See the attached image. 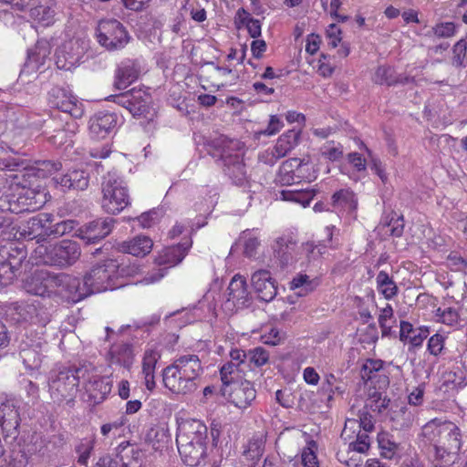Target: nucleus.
Here are the masks:
<instances>
[{"mask_svg": "<svg viewBox=\"0 0 467 467\" xmlns=\"http://www.w3.org/2000/svg\"><path fill=\"white\" fill-rule=\"evenodd\" d=\"M203 367L198 355L184 354L174 359L162 371L164 386L177 394H189L199 386Z\"/></svg>", "mask_w": 467, "mask_h": 467, "instance_id": "1", "label": "nucleus"}, {"mask_svg": "<svg viewBox=\"0 0 467 467\" xmlns=\"http://www.w3.org/2000/svg\"><path fill=\"white\" fill-rule=\"evenodd\" d=\"M209 154L221 161L223 170L232 182L239 186L247 182V174L243 156L239 152L241 142L225 136H219L207 143Z\"/></svg>", "mask_w": 467, "mask_h": 467, "instance_id": "2", "label": "nucleus"}, {"mask_svg": "<svg viewBox=\"0 0 467 467\" xmlns=\"http://www.w3.org/2000/svg\"><path fill=\"white\" fill-rule=\"evenodd\" d=\"M93 370L94 368L90 364L64 367L58 370H53L48 381L51 399L57 403L64 401L67 404L73 403L79 390L80 379H85Z\"/></svg>", "mask_w": 467, "mask_h": 467, "instance_id": "3", "label": "nucleus"}, {"mask_svg": "<svg viewBox=\"0 0 467 467\" xmlns=\"http://www.w3.org/2000/svg\"><path fill=\"white\" fill-rule=\"evenodd\" d=\"M101 207L107 213L117 214L130 204V195L124 182L115 173L108 172L101 183Z\"/></svg>", "mask_w": 467, "mask_h": 467, "instance_id": "4", "label": "nucleus"}, {"mask_svg": "<svg viewBox=\"0 0 467 467\" xmlns=\"http://www.w3.org/2000/svg\"><path fill=\"white\" fill-rule=\"evenodd\" d=\"M441 433L439 444L431 447L435 467H445L453 462L462 447V432L455 423L447 420Z\"/></svg>", "mask_w": 467, "mask_h": 467, "instance_id": "5", "label": "nucleus"}, {"mask_svg": "<svg viewBox=\"0 0 467 467\" xmlns=\"http://www.w3.org/2000/svg\"><path fill=\"white\" fill-rule=\"evenodd\" d=\"M119 277V264L116 260L109 259L94 265L84 275V280L90 295L106 290H113L119 286L116 280Z\"/></svg>", "mask_w": 467, "mask_h": 467, "instance_id": "6", "label": "nucleus"}, {"mask_svg": "<svg viewBox=\"0 0 467 467\" xmlns=\"http://www.w3.org/2000/svg\"><path fill=\"white\" fill-rule=\"evenodd\" d=\"M42 261L45 265L58 268H67L74 265L80 256V248L77 242L64 239L44 248Z\"/></svg>", "mask_w": 467, "mask_h": 467, "instance_id": "7", "label": "nucleus"}, {"mask_svg": "<svg viewBox=\"0 0 467 467\" xmlns=\"http://www.w3.org/2000/svg\"><path fill=\"white\" fill-rule=\"evenodd\" d=\"M96 36L98 42L109 51L122 49L130 40L126 27L116 19L101 20Z\"/></svg>", "mask_w": 467, "mask_h": 467, "instance_id": "8", "label": "nucleus"}, {"mask_svg": "<svg viewBox=\"0 0 467 467\" xmlns=\"http://www.w3.org/2000/svg\"><path fill=\"white\" fill-rule=\"evenodd\" d=\"M109 99L125 108L133 117H145L150 114L151 97L145 89L132 88L129 91L112 95Z\"/></svg>", "mask_w": 467, "mask_h": 467, "instance_id": "9", "label": "nucleus"}, {"mask_svg": "<svg viewBox=\"0 0 467 467\" xmlns=\"http://www.w3.org/2000/svg\"><path fill=\"white\" fill-rule=\"evenodd\" d=\"M88 49V44L80 38L65 41L56 51V65L58 68L70 70L81 62Z\"/></svg>", "mask_w": 467, "mask_h": 467, "instance_id": "10", "label": "nucleus"}, {"mask_svg": "<svg viewBox=\"0 0 467 467\" xmlns=\"http://www.w3.org/2000/svg\"><path fill=\"white\" fill-rule=\"evenodd\" d=\"M48 104L74 119L84 114L83 104L67 88L55 86L48 91Z\"/></svg>", "mask_w": 467, "mask_h": 467, "instance_id": "11", "label": "nucleus"}, {"mask_svg": "<svg viewBox=\"0 0 467 467\" xmlns=\"http://www.w3.org/2000/svg\"><path fill=\"white\" fill-rule=\"evenodd\" d=\"M20 404L21 402L9 397H0V426L5 434V441L12 437L17 438L18 427L20 425Z\"/></svg>", "mask_w": 467, "mask_h": 467, "instance_id": "12", "label": "nucleus"}, {"mask_svg": "<svg viewBox=\"0 0 467 467\" xmlns=\"http://www.w3.org/2000/svg\"><path fill=\"white\" fill-rule=\"evenodd\" d=\"M12 310L13 316H16V319L18 322L45 327L50 321L47 309L38 300L13 303Z\"/></svg>", "mask_w": 467, "mask_h": 467, "instance_id": "13", "label": "nucleus"}, {"mask_svg": "<svg viewBox=\"0 0 467 467\" xmlns=\"http://www.w3.org/2000/svg\"><path fill=\"white\" fill-rule=\"evenodd\" d=\"M68 301L77 303L90 296L86 282L76 276L60 273L56 275V292Z\"/></svg>", "mask_w": 467, "mask_h": 467, "instance_id": "14", "label": "nucleus"}, {"mask_svg": "<svg viewBox=\"0 0 467 467\" xmlns=\"http://www.w3.org/2000/svg\"><path fill=\"white\" fill-rule=\"evenodd\" d=\"M56 275L47 270H36L24 282V288L31 295L51 296L56 292Z\"/></svg>", "mask_w": 467, "mask_h": 467, "instance_id": "15", "label": "nucleus"}, {"mask_svg": "<svg viewBox=\"0 0 467 467\" xmlns=\"http://www.w3.org/2000/svg\"><path fill=\"white\" fill-rule=\"evenodd\" d=\"M119 117L114 112L99 111L90 117L88 130L90 136L100 140L109 136L116 130Z\"/></svg>", "mask_w": 467, "mask_h": 467, "instance_id": "16", "label": "nucleus"}, {"mask_svg": "<svg viewBox=\"0 0 467 467\" xmlns=\"http://www.w3.org/2000/svg\"><path fill=\"white\" fill-rule=\"evenodd\" d=\"M90 175L87 169L72 168L66 173L56 175L53 181L63 192L85 191L89 185Z\"/></svg>", "mask_w": 467, "mask_h": 467, "instance_id": "17", "label": "nucleus"}, {"mask_svg": "<svg viewBox=\"0 0 467 467\" xmlns=\"http://www.w3.org/2000/svg\"><path fill=\"white\" fill-rule=\"evenodd\" d=\"M182 440L188 443L206 445L207 427L197 420L182 421L177 429L176 442H182Z\"/></svg>", "mask_w": 467, "mask_h": 467, "instance_id": "18", "label": "nucleus"}, {"mask_svg": "<svg viewBox=\"0 0 467 467\" xmlns=\"http://www.w3.org/2000/svg\"><path fill=\"white\" fill-rule=\"evenodd\" d=\"M228 297L226 306H233L236 310L246 307L251 303V296L247 289V283L244 276L235 275L227 288Z\"/></svg>", "mask_w": 467, "mask_h": 467, "instance_id": "19", "label": "nucleus"}, {"mask_svg": "<svg viewBox=\"0 0 467 467\" xmlns=\"http://www.w3.org/2000/svg\"><path fill=\"white\" fill-rule=\"evenodd\" d=\"M114 222L109 217L89 222L82 227L80 237L88 244H97L111 233Z\"/></svg>", "mask_w": 467, "mask_h": 467, "instance_id": "20", "label": "nucleus"}, {"mask_svg": "<svg viewBox=\"0 0 467 467\" xmlns=\"http://www.w3.org/2000/svg\"><path fill=\"white\" fill-rule=\"evenodd\" d=\"M252 285L260 300L272 301L276 294L277 287L268 270H258L252 275Z\"/></svg>", "mask_w": 467, "mask_h": 467, "instance_id": "21", "label": "nucleus"}, {"mask_svg": "<svg viewBox=\"0 0 467 467\" xmlns=\"http://www.w3.org/2000/svg\"><path fill=\"white\" fill-rule=\"evenodd\" d=\"M192 245V239H188L176 245L165 247L160 252L155 261L157 265H164L166 268L175 266L184 259Z\"/></svg>", "mask_w": 467, "mask_h": 467, "instance_id": "22", "label": "nucleus"}, {"mask_svg": "<svg viewBox=\"0 0 467 467\" xmlns=\"http://www.w3.org/2000/svg\"><path fill=\"white\" fill-rule=\"evenodd\" d=\"M54 221V216L50 213H40L30 218L24 228V235L28 239H36L37 242L48 237V223Z\"/></svg>", "mask_w": 467, "mask_h": 467, "instance_id": "23", "label": "nucleus"}, {"mask_svg": "<svg viewBox=\"0 0 467 467\" xmlns=\"http://www.w3.org/2000/svg\"><path fill=\"white\" fill-rule=\"evenodd\" d=\"M445 423H447V420L435 418L429 420L421 428V432L420 434V441L423 446L426 447L427 452L431 459L433 456L431 447H436V444H439Z\"/></svg>", "mask_w": 467, "mask_h": 467, "instance_id": "24", "label": "nucleus"}, {"mask_svg": "<svg viewBox=\"0 0 467 467\" xmlns=\"http://www.w3.org/2000/svg\"><path fill=\"white\" fill-rule=\"evenodd\" d=\"M296 247V242L291 236L278 237L273 244L272 249L275 258L282 269L293 264V254Z\"/></svg>", "mask_w": 467, "mask_h": 467, "instance_id": "25", "label": "nucleus"}, {"mask_svg": "<svg viewBox=\"0 0 467 467\" xmlns=\"http://www.w3.org/2000/svg\"><path fill=\"white\" fill-rule=\"evenodd\" d=\"M87 377L88 378V382L85 389L88 393V400L93 405L100 404L110 393L112 385L109 381L99 375H88Z\"/></svg>", "mask_w": 467, "mask_h": 467, "instance_id": "26", "label": "nucleus"}, {"mask_svg": "<svg viewBox=\"0 0 467 467\" xmlns=\"http://www.w3.org/2000/svg\"><path fill=\"white\" fill-rule=\"evenodd\" d=\"M256 397V390L251 381L244 380L234 384L229 393L230 402L239 409H246Z\"/></svg>", "mask_w": 467, "mask_h": 467, "instance_id": "27", "label": "nucleus"}, {"mask_svg": "<svg viewBox=\"0 0 467 467\" xmlns=\"http://www.w3.org/2000/svg\"><path fill=\"white\" fill-rule=\"evenodd\" d=\"M179 453L183 462L189 466L194 467L204 462L206 456V445L202 443H188L185 440L182 442H176Z\"/></svg>", "mask_w": 467, "mask_h": 467, "instance_id": "28", "label": "nucleus"}, {"mask_svg": "<svg viewBox=\"0 0 467 467\" xmlns=\"http://www.w3.org/2000/svg\"><path fill=\"white\" fill-rule=\"evenodd\" d=\"M108 360L110 364L130 368L133 361L132 345L124 341L112 344L108 352Z\"/></svg>", "mask_w": 467, "mask_h": 467, "instance_id": "29", "label": "nucleus"}, {"mask_svg": "<svg viewBox=\"0 0 467 467\" xmlns=\"http://www.w3.org/2000/svg\"><path fill=\"white\" fill-rule=\"evenodd\" d=\"M139 77V69L131 60L122 61L115 72L114 86L118 89H124L133 83Z\"/></svg>", "mask_w": 467, "mask_h": 467, "instance_id": "30", "label": "nucleus"}, {"mask_svg": "<svg viewBox=\"0 0 467 467\" xmlns=\"http://www.w3.org/2000/svg\"><path fill=\"white\" fill-rule=\"evenodd\" d=\"M300 139V129L287 130L277 139L274 146V154H275L277 158H284L299 144Z\"/></svg>", "mask_w": 467, "mask_h": 467, "instance_id": "31", "label": "nucleus"}, {"mask_svg": "<svg viewBox=\"0 0 467 467\" xmlns=\"http://www.w3.org/2000/svg\"><path fill=\"white\" fill-rule=\"evenodd\" d=\"M51 54V47L47 40H38L34 48L28 51L26 67L30 70H38L44 66Z\"/></svg>", "mask_w": 467, "mask_h": 467, "instance_id": "32", "label": "nucleus"}, {"mask_svg": "<svg viewBox=\"0 0 467 467\" xmlns=\"http://www.w3.org/2000/svg\"><path fill=\"white\" fill-rule=\"evenodd\" d=\"M152 245L150 238L139 235L130 241L120 243L118 249L134 256H144L151 251Z\"/></svg>", "mask_w": 467, "mask_h": 467, "instance_id": "33", "label": "nucleus"}, {"mask_svg": "<svg viewBox=\"0 0 467 467\" xmlns=\"http://www.w3.org/2000/svg\"><path fill=\"white\" fill-rule=\"evenodd\" d=\"M331 204L337 211L355 212L358 208V198L349 188L340 189L333 193Z\"/></svg>", "mask_w": 467, "mask_h": 467, "instance_id": "34", "label": "nucleus"}, {"mask_svg": "<svg viewBox=\"0 0 467 467\" xmlns=\"http://www.w3.org/2000/svg\"><path fill=\"white\" fill-rule=\"evenodd\" d=\"M7 254V249L5 247H1L0 249V285L3 286H6L10 285L14 279L16 278V272L21 267V259L15 260L12 262L11 260H5Z\"/></svg>", "mask_w": 467, "mask_h": 467, "instance_id": "35", "label": "nucleus"}, {"mask_svg": "<svg viewBox=\"0 0 467 467\" xmlns=\"http://www.w3.org/2000/svg\"><path fill=\"white\" fill-rule=\"evenodd\" d=\"M390 420L394 429L407 430L410 428L413 423V414L405 404L397 403L391 409Z\"/></svg>", "mask_w": 467, "mask_h": 467, "instance_id": "36", "label": "nucleus"}, {"mask_svg": "<svg viewBox=\"0 0 467 467\" xmlns=\"http://www.w3.org/2000/svg\"><path fill=\"white\" fill-rule=\"evenodd\" d=\"M316 191L313 189L296 188L293 190H283L280 192V197L284 201L294 202L300 203L306 207L309 205L310 202L316 195Z\"/></svg>", "mask_w": 467, "mask_h": 467, "instance_id": "37", "label": "nucleus"}, {"mask_svg": "<svg viewBox=\"0 0 467 467\" xmlns=\"http://www.w3.org/2000/svg\"><path fill=\"white\" fill-rule=\"evenodd\" d=\"M377 288L383 296L389 300L398 295L399 288L393 278L385 271H379L376 277Z\"/></svg>", "mask_w": 467, "mask_h": 467, "instance_id": "38", "label": "nucleus"}, {"mask_svg": "<svg viewBox=\"0 0 467 467\" xmlns=\"http://www.w3.org/2000/svg\"><path fill=\"white\" fill-rule=\"evenodd\" d=\"M300 165V159L290 158L285 161L279 168V182L283 185H293L296 175V169Z\"/></svg>", "mask_w": 467, "mask_h": 467, "instance_id": "39", "label": "nucleus"}, {"mask_svg": "<svg viewBox=\"0 0 467 467\" xmlns=\"http://www.w3.org/2000/svg\"><path fill=\"white\" fill-rule=\"evenodd\" d=\"M451 63L459 68L467 67V33L465 37L460 39L453 46Z\"/></svg>", "mask_w": 467, "mask_h": 467, "instance_id": "40", "label": "nucleus"}, {"mask_svg": "<svg viewBox=\"0 0 467 467\" xmlns=\"http://www.w3.org/2000/svg\"><path fill=\"white\" fill-rule=\"evenodd\" d=\"M358 427L363 429L365 432H370L374 430V423L372 421V416L368 411H362L359 414V420H348L345 423L344 430L341 436L347 434L348 429H354Z\"/></svg>", "mask_w": 467, "mask_h": 467, "instance_id": "41", "label": "nucleus"}, {"mask_svg": "<svg viewBox=\"0 0 467 467\" xmlns=\"http://www.w3.org/2000/svg\"><path fill=\"white\" fill-rule=\"evenodd\" d=\"M296 168V175L294 177V184H296L302 181L310 182L316 180L317 172L308 160L300 159V165H298Z\"/></svg>", "mask_w": 467, "mask_h": 467, "instance_id": "42", "label": "nucleus"}, {"mask_svg": "<svg viewBox=\"0 0 467 467\" xmlns=\"http://www.w3.org/2000/svg\"><path fill=\"white\" fill-rule=\"evenodd\" d=\"M456 26L452 22H442L431 27L426 33L427 37L449 38L455 35Z\"/></svg>", "mask_w": 467, "mask_h": 467, "instance_id": "43", "label": "nucleus"}, {"mask_svg": "<svg viewBox=\"0 0 467 467\" xmlns=\"http://www.w3.org/2000/svg\"><path fill=\"white\" fill-rule=\"evenodd\" d=\"M20 357L26 368L29 370H36L41 366L42 357L40 353L34 348H23L20 351Z\"/></svg>", "mask_w": 467, "mask_h": 467, "instance_id": "44", "label": "nucleus"}, {"mask_svg": "<svg viewBox=\"0 0 467 467\" xmlns=\"http://www.w3.org/2000/svg\"><path fill=\"white\" fill-rule=\"evenodd\" d=\"M395 70L389 66L378 67L372 80L379 85L395 86Z\"/></svg>", "mask_w": 467, "mask_h": 467, "instance_id": "45", "label": "nucleus"}, {"mask_svg": "<svg viewBox=\"0 0 467 467\" xmlns=\"http://www.w3.org/2000/svg\"><path fill=\"white\" fill-rule=\"evenodd\" d=\"M30 16L35 20L43 23L45 26H48L52 23L55 16V10L47 5H37L30 7Z\"/></svg>", "mask_w": 467, "mask_h": 467, "instance_id": "46", "label": "nucleus"}, {"mask_svg": "<svg viewBox=\"0 0 467 467\" xmlns=\"http://www.w3.org/2000/svg\"><path fill=\"white\" fill-rule=\"evenodd\" d=\"M76 222L73 220H62L57 223H48V237L55 238L70 233L75 228Z\"/></svg>", "mask_w": 467, "mask_h": 467, "instance_id": "47", "label": "nucleus"}, {"mask_svg": "<svg viewBox=\"0 0 467 467\" xmlns=\"http://www.w3.org/2000/svg\"><path fill=\"white\" fill-rule=\"evenodd\" d=\"M135 455H139V451H136L129 441H122L115 449V456L122 462V467H128V462L126 461L130 457L134 458Z\"/></svg>", "mask_w": 467, "mask_h": 467, "instance_id": "48", "label": "nucleus"}, {"mask_svg": "<svg viewBox=\"0 0 467 467\" xmlns=\"http://www.w3.org/2000/svg\"><path fill=\"white\" fill-rule=\"evenodd\" d=\"M319 151L324 158L331 161H338L343 155L342 146L339 143L335 145L334 141L326 142Z\"/></svg>", "mask_w": 467, "mask_h": 467, "instance_id": "49", "label": "nucleus"}, {"mask_svg": "<svg viewBox=\"0 0 467 467\" xmlns=\"http://www.w3.org/2000/svg\"><path fill=\"white\" fill-rule=\"evenodd\" d=\"M238 364L233 361L226 362L220 369L221 380L223 385L227 387L234 383L235 374L238 371Z\"/></svg>", "mask_w": 467, "mask_h": 467, "instance_id": "50", "label": "nucleus"}, {"mask_svg": "<svg viewBox=\"0 0 467 467\" xmlns=\"http://www.w3.org/2000/svg\"><path fill=\"white\" fill-rule=\"evenodd\" d=\"M248 360L257 368L262 367L268 362L269 353L262 347H257L248 351Z\"/></svg>", "mask_w": 467, "mask_h": 467, "instance_id": "51", "label": "nucleus"}, {"mask_svg": "<svg viewBox=\"0 0 467 467\" xmlns=\"http://www.w3.org/2000/svg\"><path fill=\"white\" fill-rule=\"evenodd\" d=\"M379 446L381 450V454L388 459H391L399 448L398 443L391 441L386 435L379 437Z\"/></svg>", "mask_w": 467, "mask_h": 467, "instance_id": "52", "label": "nucleus"}, {"mask_svg": "<svg viewBox=\"0 0 467 467\" xmlns=\"http://www.w3.org/2000/svg\"><path fill=\"white\" fill-rule=\"evenodd\" d=\"M369 445H370V439H369V436L368 435V432H365V431L361 432L359 431L357 435L356 441L350 442L348 447L352 451L364 453L368 450Z\"/></svg>", "mask_w": 467, "mask_h": 467, "instance_id": "53", "label": "nucleus"}, {"mask_svg": "<svg viewBox=\"0 0 467 467\" xmlns=\"http://www.w3.org/2000/svg\"><path fill=\"white\" fill-rule=\"evenodd\" d=\"M386 225L389 228L390 234L393 237H400L404 231V220L402 215L396 213H391V217Z\"/></svg>", "mask_w": 467, "mask_h": 467, "instance_id": "54", "label": "nucleus"}, {"mask_svg": "<svg viewBox=\"0 0 467 467\" xmlns=\"http://www.w3.org/2000/svg\"><path fill=\"white\" fill-rule=\"evenodd\" d=\"M16 190H18V187H14L11 185V197L8 198L7 202V206L10 205V210H7V212L12 213H19L24 211L26 201V198L20 195L17 196L15 192Z\"/></svg>", "mask_w": 467, "mask_h": 467, "instance_id": "55", "label": "nucleus"}, {"mask_svg": "<svg viewBox=\"0 0 467 467\" xmlns=\"http://www.w3.org/2000/svg\"><path fill=\"white\" fill-rule=\"evenodd\" d=\"M285 339V334L275 327H272L267 333L261 336L264 344L269 346H277Z\"/></svg>", "mask_w": 467, "mask_h": 467, "instance_id": "56", "label": "nucleus"}, {"mask_svg": "<svg viewBox=\"0 0 467 467\" xmlns=\"http://www.w3.org/2000/svg\"><path fill=\"white\" fill-rule=\"evenodd\" d=\"M290 287L291 289L301 288L302 291L298 292L300 296L306 294L313 289L312 282L310 281L309 276L306 275H298L297 276L294 277L290 283Z\"/></svg>", "mask_w": 467, "mask_h": 467, "instance_id": "57", "label": "nucleus"}, {"mask_svg": "<svg viewBox=\"0 0 467 467\" xmlns=\"http://www.w3.org/2000/svg\"><path fill=\"white\" fill-rule=\"evenodd\" d=\"M381 368L382 364L380 360L367 359L362 365L360 376L362 379L368 380L372 378V374L379 371Z\"/></svg>", "mask_w": 467, "mask_h": 467, "instance_id": "58", "label": "nucleus"}, {"mask_svg": "<svg viewBox=\"0 0 467 467\" xmlns=\"http://www.w3.org/2000/svg\"><path fill=\"white\" fill-rule=\"evenodd\" d=\"M31 452L26 451L25 448H19L18 450L13 448L10 450V459L14 462L16 467H22L27 464Z\"/></svg>", "mask_w": 467, "mask_h": 467, "instance_id": "59", "label": "nucleus"}, {"mask_svg": "<svg viewBox=\"0 0 467 467\" xmlns=\"http://www.w3.org/2000/svg\"><path fill=\"white\" fill-rule=\"evenodd\" d=\"M160 358L158 352L153 350H148L145 352L142 361V372L143 374L150 375V372H154L156 363Z\"/></svg>", "mask_w": 467, "mask_h": 467, "instance_id": "60", "label": "nucleus"}, {"mask_svg": "<svg viewBox=\"0 0 467 467\" xmlns=\"http://www.w3.org/2000/svg\"><path fill=\"white\" fill-rule=\"evenodd\" d=\"M366 150L368 152V157L370 158L369 165H370L371 171H374V173H376L379 177V179L381 180V182L383 183H386L388 181V175L385 171V169H384L381 161L378 158L373 156L370 150L366 148Z\"/></svg>", "mask_w": 467, "mask_h": 467, "instance_id": "61", "label": "nucleus"}, {"mask_svg": "<svg viewBox=\"0 0 467 467\" xmlns=\"http://www.w3.org/2000/svg\"><path fill=\"white\" fill-rule=\"evenodd\" d=\"M93 450V445L90 441H85L80 442L76 447V451L78 453V462L87 467L88 466V461L90 457L91 451Z\"/></svg>", "mask_w": 467, "mask_h": 467, "instance_id": "62", "label": "nucleus"}, {"mask_svg": "<svg viewBox=\"0 0 467 467\" xmlns=\"http://www.w3.org/2000/svg\"><path fill=\"white\" fill-rule=\"evenodd\" d=\"M425 383L415 387L408 395V402L411 406H420L424 401Z\"/></svg>", "mask_w": 467, "mask_h": 467, "instance_id": "63", "label": "nucleus"}, {"mask_svg": "<svg viewBox=\"0 0 467 467\" xmlns=\"http://www.w3.org/2000/svg\"><path fill=\"white\" fill-rule=\"evenodd\" d=\"M444 348V337L440 334L431 336L428 341L427 348L433 356H438L441 353Z\"/></svg>", "mask_w": 467, "mask_h": 467, "instance_id": "64", "label": "nucleus"}]
</instances>
